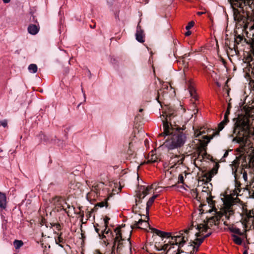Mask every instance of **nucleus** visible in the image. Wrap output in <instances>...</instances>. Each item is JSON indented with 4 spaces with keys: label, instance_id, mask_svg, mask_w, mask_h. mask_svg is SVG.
<instances>
[{
    "label": "nucleus",
    "instance_id": "b1692460",
    "mask_svg": "<svg viewBox=\"0 0 254 254\" xmlns=\"http://www.w3.org/2000/svg\"><path fill=\"white\" fill-rule=\"evenodd\" d=\"M62 233H61L60 234L58 237V238L55 239V241L56 244H58L59 246H60L62 248H64V246L63 245V244L65 243V240L62 237Z\"/></svg>",
    "mask_w": 254,
    "mask_h": 254
},
{
    "label": "nucleus",
    "instance_id": "774afa93",
    "mask_svg": "<svg viewBox=\"0 0 254 254\" xmlns=\"http://www.w3.org/2000/svg\"><path fill=\"white\" fill-rule=\"evenodd\" d=\"M250 30H254V23H253L252 25H250L249 26Z\"/></svg>",
    "mask_w": 254,
    "mask_h": 254
},
{
    "label": "nucleus",
    "instance_id": "a211bd4d",
    "mask_svg": "<svg viewBox=\"0 0 254 254\" xmlns=\"http://www.w3.org/2000/svg\"><path fill=\"white\" fill-rule=\"evenodd\" d=\"M39 30V27L35 24H30L28 27V32L32 35L36 34Z\"/></svg>",
    "mask_w": 254,
    "mask_h": 254
},
{
    "label": "nucleus",
    "instance_id": "c9c22d12",
    "mask_svg": "<svg viewBox=\"0 0 254 254\" xmlns=\"http://www.w3.org/2000/svg\"><path fill=\"white\" fill-rule=\"evenodd\" d=\"M138 226L139 225H142L143 223H144L145 224V226L146 227H147L149 224V223L148 222V221H146V220H143L142 219H140L137 222Z\"/></svg>",
    "mask_w": 254,
    "mask_h": 254
},
{
    "label": "nucleus",
    "instance_id": "4d7b16f0",
    "mask_svg": "<svg viewBox=\"0 0 254 254\" xmlns=\"http://www.w3.org/2000/svg\"><path fill=\"white\" fill-rule=\"evenodd\" d=\"M184 251L181 250V248H178V251L176 252L175 251L174 252L173 254H181L184 253Z\"/></svg>",
    "mask_w": 254,
    "mask_h": 254
},
{
    "label": "nucleus",
    "instance_id": "09e8293b",
    "mask_svg": "<svg viewBox=\"0 0 254 254\" xmlns=\"http://www.w3.org/2000/svg\"><path fill=\"white\" fill-rule=\"evenodd\" d=\"M63 204H64V205H64H66V208H65L66 209V210L67 209H70L71 208H73V209H74V207L73 206V205H70L69 204H68V203H67L66 202V200L65 199H64V201L63 202Z\"/></svg>",
    "mask_w": 254,
    "mask_h": 254
},
{
    "label": "nucleus",
    "instance_id": "338daca9",
    "mask_svg": "<svg viewBox=\"0 0 254 254\" xmlns=\"http://www.w3.org/2000/svg\"><path fill=\"white\" fill-rule=\"evenodd\" d=\"M211 232H210V233H209L207 234L206 235H204V236L202 237V238H203V240H204V239H206V238H207L209 237L211 235Z\"/></svg>",
    "mask_w": 254,
    "mask_h": 254
},
{
    "label": "nucleus",
    "instance_id": "37998d69",
    "mask_svg": "<svg viewBox=\"0 0 254 254\" xmlns=\"http://www.w3.org/2000/svg\"><path fill=\"white\" fill-rule=\"evenodd\" d=\"M94 226L95 227V231L98 233V236L100 237V234H102V232L103 231V229L100 232V229L97 228V227H99V225L98 224H96L95 225H94Z\"/></svg>",
    "mask_w": 254,
    "mask_h": 254
},
{
    "label": "nucleus",
    "instance_id": "e2e57ef3",
    "mask_svg": "<svg viewBox=\"0 0 254 254\" xmlns=\"http://www.w3.org/2000/svg\"><path fill=\"white\" fill-rule=\"evenodd\" d=\"M142 116L140 115V114H138L136 116L135 118V120L136 121H138V120H140L142 119Z\"/></svg>",
    "mask_w": 254,
    "mask_h": 254
},
{
    "label": "nucleus",
    "instance_id": "dca6fc26",
    "mask_svg": "<svg viewBox=\"0 0 254 254\" xmlns=\"http://www.w3.org/2000/svg\"><path fill=\"white\" fill-rule=\"evenodd\" d=\"M125 240L123 238L122 233H121V237L117 241V246L116 248V253H119L121 252L123 247H124V241Z\"/></svg>",
    "mask_w": 254,
    "mask_h": 254
},
{
    "label": "nucleus",
    "instance_id": "1a4fd4ad",
    "mask_svg": "<svg viewBox=\"0 0 254 254\" xmlns=\"http://www.w3.org/2000/svg\"><path fill=\"white\" fill-rule=\"evenodd\" d=\"M64 198L61 196H55L52 198L51 203L58 208H60L61 210H63L65 212L69 215V210H66L65 206L64 205L63 202Z\"/></svg>",
    "mask_w": 254,
    "mask_h": 254
},
{
    "label": "nucleus",
    "instance_id": "5701e85b",
    "mask_svg": "<svg viewBox=\"0 0 254 254\" xmlns=\"http://www.w3.org/2000/svg\"><path fill=\"white\" fill-rule=\"evenodd\" d=\"M204 240L202 238H195V240L192 241H190V246H192V245H194L195 246H198V247H199L200 245L203 242Z\"/></svg>",
    "mask_w": 254,
    "mask_h": 254
},
{
    "label": "nucleus",
    "instance_id": "f257e3e1",
    "mask_svg": "<svg viewBox=\"0 0 254 254\" xmlns=\"http://www.w3.org/2000/svg\"><path fill=\"white\" fill-rule=\"evenodd\" d=\"M166 114L165 120L162 121L164 131L159 134L158 137L168 136L164 145L169 150H172L181 147L185 144L187 137L183 131L186 127L184 126L181 127L176 125L173 127L171 123L169 124L168 118L171 120L177 115L176 110L173 107L169 106Z\"/></svg>",
    "mask_w": 254,
    "mask_h": 254
},
{
    "label": "nucleus",
    "instance_id": "473e14b6",
    "mask_svg": "<svg viewBox=\"0 0 254 254\" xmlns=\"http://www.w3.org/2000/svg\"><path fill=\"white\" fill-rule=\"evenodd\" d=\"M217 219L216 216H212L208 218L207 220L206 223L209 225L210 227L215 224V222Z\"/></svg>",
    "mask_w": 254,
    "mask_h": 254
},
{
    "label": "nucleus",
    "instance_id": "79ce46f5",
    "mask_svg": "<svg viewBox=\"0 0 254 254\" xmlns=\"http://www.w3.org/2000/svg\"><path fill=\"white\" fill-rule=\"evenodd\" d=\"M217 169L213 168L210 172L209 174V177L210 178V180H211V178H212L215 174L217 173Z\"/></svg>",
    "mask_w": 254,
    "mask_h": 254
},
{
    "label": "nucleus",
    "instance_id": "f8f14e48",
    "mask_svg": "<svg viewBox=\"0 0 254 254\" xmlns=\"http://www.w3.org/2000/svg\"><path fill=\"white\" fill-rule=\"evenodd\" d=\"M224 205L225 209H230L234 205L231 199V196L226 195L225 198L222 199Z\"/></svg>",
    "mask_w": 254,
    "mask_h": 254
},
{
    "label": "nucleus",
    "instance_id": "4be33fe9",
    "mask_svg": "<svg viewBox=\"0 0 254 254\" xmlns=\"http://www.w3.org/2000/svg\"><path fill=\"white\" fill-rule=\"evenodd\" d=\"M157 195H154L151 197L146 203V211L147 214L149 213V210L150 207L152 205L155 199L157 197Z\"/></svg>",
    "mask_w": 254,
    "mask_h": 254
},
{
    "label": "nucleus",
    "instance_id": "aec40b11",
    "mask_svg": "<svg viewBox=\"0 0 254 254\" xmlns=\"http://www.w3.org/2000/svg\"><path fill=\"white\" fill-rule=\"evenodd\" d=\"M109 199V197L107 198H105L104 201H101L100 202L97 203L94 208V210L97 209L98 207H103L105 206L106 208H108L109 206V203H108V200Z\"/></svg>",
    "mask_w": 254,
    "mask_h": 254
},
{
    "label": "nucleus",
    "instance_id": "a19ab883",
    "mask_svg": "<svg viewBox=\"0 0 254 254\" xmlns=\"http://www.w3.org/2000/svg\"><path fill=\"white\" fill-rule=\"evenodd\" d=\"M225 211H226V216L227 217L228 219H229V216H227V212L229 213V215H233L234 214V210H233V207H231L230 209H226Z\"/></svg>",
    "mask_w": 254,
    "mask_h": 254
},
{
    "label": "nucleus",
    "instance_id": "39448f33",
    "mask_svg": "<svg viewBox=\"0 0 254 254\" xmlns=\"http://www.w3.org/2000/svg\"><path fill=\"white\" fill-rule=\"evenodd\" d=\"M193 225L192 224L188 229H186L184 231H180L179 235L176 236L171 237L172 239L175 240L174 242H170V244L173 246L174 245H178V247L182 248L188 240V234L190 230H192Z\"/></svg>",
    "mask_w": 254,
    "mask_h": 254
},
{
    "label": "nucleus",
    "instance_id": "052dcab7",
    "mask_svg": "<svg viewBox=\"0 0 254 254\" xmlns=\"http://www.w3.org/2000/svg\"><path fill=\"white\" fill-rule=\"evenodd\" d=\"M53 226L55 227L58 230H61V226L59 223H55Z\"/></svg>",
    "mask_w": 254,
    "mask_h": 254
},
{
    "label": "nucleus",
    "instance_id": "13d9d810",
    "mask_svg": "<svg viewBox=\"0 0 254 254\" xmlns=\"http://www.w3.org/2000/svg\"><path fill=\"white\" fill-rule=\"evenodd\" d=\"M229 122V119H226L224 118V120L220 123H222L223 125H224L225 126Z\"/></svg>",
    "mask_w": 254,
    "mask_h": 254
},
{
    "label": "nucleus",
    "instance_id": "0e129e2a",
    "mask_svg": "<svg viewBox=\"0 0 254 254\" xmlns=\"http://www.w3.org/2000/svg\"><path fill=\"white\" fill-rule=\"evenodd\" d=\"M90 196H91V198L87 199L88 201H91L92 199H95V198L97 197L96 195H95L94 196V193H92V194H91Z\"/></svg>",
    "mask_w": 254,
    "mask_h": 254
},
{
    "label": "nucleus",
    "instance_id": "5fc2aeb1",
    "mask_svg": "<svg viewBox=\"0 0 254 254\" xmlns=\"http://www.w3.org/2000/svg\"><path fill=\"white\" fill-rule=\"evenodd\" d=\"M230 111H229V109H227L225 114H224V119H229L228 117L230 115Z\"/></svg>",
    "mask_w": 254,
    "mask_h": 254
},
{
    "label": "nucleus",
    "instance_id": "864d4df0",
    "mask_svg": "<svg viewBox=\"0 0 254 254\" xmlns=\"http://www.w3.org/2000/svg\"><path fill=\"white\" fill-rule=\"evenodd\" d=\"M188 68V67L185 65V67H184V80L185 81L186 83H187L188 81H187V76H186V70Z\"/></svg>",
    "mask_w": 254,
    "mask_h": 254
},
{
    "label": "nucleus",
    "instance_id": "9d476101",
    "mask_svg": "<svg viewBox=\"0 0 254 254\" xmlns=\"http://www.w3.org/2000/svg\"><path fill=\"white\" fill-rule=\"evenodd\" d=\"M240 156L242 157V158H241V166L242 168L244 169H250L252 168L251 157L244 154H240Z\"/></svg>",
    "mask_w": 254,
    "mask_h": 254
},
{
    "label": "nucleus",
    "instance_id": "72a5a7b5",
    "mask_svg": "<svg viewBox=\"0 0 254 254\" xmlns=\"http://www.w3.org/2000/svg\"><path fill=\"white\" fill-rule=\"evenodd\" d=\"M13 245L16 249H18L23 245V242L21 240H15L13 242Z\"/></svg>",
    "mask_w": 254,
    "mask_h": 254
},
{
    "label": "nucleus",
    "instance_id": "a18cd8bd",
    "mask_svg": "<svg viewBox=\"0 0 254 254\" xmlns=\"http://www.w3.org/2000/svg\"><path fill=\"white\" fill-rule=\"evenodd\" d=\"M243 39V37L241 35H238L235 40V42L239 44Z\"/></svg>",
    "mask_w": 254,
    "mask_h": 254
},
{
    "label": "nucleus",
    "instance_id": "bf43d9fd",
    "mask_svg": "<svg viewBox=\"0 0 254 254\" xmlns=\"http://www.w3.org/2000/svg\"><path fill=\"white\" fill-rule=\"evenodd\" d=\"M229 122V119H226L224 118V120L220 123H222L223 125H224L225 126Z\"/></svg>",
    "mask_w": 254,
    "mask_h": 254
},
{
    "label": "nucleus",
    "instance_id": "2f4dec72",
    "mask_svg": "<svg viewBox=\"0 0 254 254\" xmlns=\"http://www.w3.org/2000/svg\"><path fill=\"white\" fill-rule=\"evenodd\" d=\"M28 69L30 72L35 73L37 71L38 67L36 64H31L28 66Z\"/></svg>",
    "mask_w": 254,
    "mask_h": 254
},
{
    "label": "nucleus",
    "instance_id": "9b49d317",
    "mask_svg": "<svg viewBox=\"0 0 254 254\" xmlns=\"http://www.w3.org/2000/svg\"><path fill=\"white\" fill-rule=\"evenodd\" d=\"M246 169H244L243 168H238V170L235 171V173L233 174L234 175L235 179H240L241 178V175H243V178L244 179L245 182H248V174L247 171Z\"/></svg>",
    "mask_w": 254,
    "mask_h": 254
},
{
    "label": "nucleus",
    "instance_id": "f704fd0d",
    "mask_svg": "<svg viewBox=\"0 0 254 254\" xmlns=\"http://www.w3.org/2000/svg\"><path fill=\"white\" fill-rule=\"evenodd\" d=\"M232 237H233V241L234 243L237 245H241L242 243V239L238 237V236L236 235L235 234H233L232 235Z\"/></svg>",
    "mask_w": 254,
    "mask_h": 254
},
{
    "label": "nucleus",
    "instance_id": "6e6d98bb",
    "mask_svg": "<svg viewBox=\"0 0 254 254\" xmlns=\"http://www.w3.org/2000/svg\"><path fill=\"white\" fill-rule=\"evenodd\" d=\"M0 125L3 127H5L7 126V121L6 120H3L0 122Z\"/></svg>",
    "mask_w": 254,
    "mask_h": 254
},
{
    "label": "nucleus",
    "instance_id": "c03bdc74",
    "mask_svg": "<svg viewBox=\"0 0 254 254\" xmlns=\"http://www.w3.org/2000/svg\"><path fill=\"white\" fill-rule=\"evenodd\" d=\"M249 6L248 4H245L244 3H243L242 4V8H240L241 9V10L239 9V10L241 11V14H242L243 15H244L245 13L247 14V12H248L247 10H245L244 9V6Z\"/></svg>",
    "mask_w": 254,
    "mask_h": 254
},
{
    "label": "nucleus",
    "instance_id": "393cba45",
    "mask_svg": "<svg viewBox=\"0 0 254 254\" xmlns=\"http://www.w3.org/2000/svg\"><path fill=\"white\" fill-rule=\"evenodd\" d=\"M231 199H232V201L234 205H235L237 203H239L242 206L243 210H245V207H246L247 206L241 199H240L237 197H236L235 198H233L232 196H231Z\"/></svg>",
    "mask_w": 254,
    "mask_h": 254
},
{
    "label": "nucleus",
    "instance_id": "bb28decb",
    "mask_svg": "<svg viewBox=\"0 0 254 254\" xmlns=\"http://www.w3.org/2000/svg\"><path fill=\"white\" fill-rule=\"evenodd\" d=\"M229 230L237 235L242 236L243 235V233L241 232L239 228L234 227L233 226H230L228 227Z\"/></svg>",
    "mask_w": 254,
    "mask_h": 254
},
{
    "label": "nucleus",
    "instance_id": "6e6552de",
    "mask_svg": "<svg viewBox=\"0 0 254 254\" xmlns=\"http://www.w3.org/2000/svg\"><path fill=\"white\" fill-rule=\"evenodd\" d=\"M206 194V199L208 205L211 208L208 210H207V212L209 213L212 212V211H216L217 209L215 207V201L213 200V199L214 198V196L211 195V192L209 190H202L201 193V195H204Z\"/></svg>",
    "mask_w": 254,
    "mask_h": 254
},
{
    "label": "nucleus",
    "instance_id": "0eeeda50",
    "mask_svg": "<svg viewBox=\"0 0 254 254\" xmlns=\"http://www.w3.org/2000/svg\"><path fill=\"white\" fill-rule=\"evenodd\" d=\"M93 182H90L89 181H86V184L91 188V191L89 192L86 195V198L87 199L91 198V194L92 193L94 194V196L96 195L97 196H100L101 192L100 190L101 189L103 190L104 187V184L102 182L96 183L95 182L92 184Z\"/></svg>",
    "mask_w": 254,
    "mask_h": 254
},
{
    "label": "nucleus",
    "instance_id": "412c9836",
    "mask_svg": "<svg viewBox=\"0 0 254 254\" xmlns=\"http://www.w3.org/2000/svg\"><path fill=\"white\" fill-rule=\"evenodd\" d=\"M37 136L39 138L40 140H43L46 143H48L51 141V139L50 137L45 135L42 131H40L39 133L37 135ZM52 140V139H51V140Z\"/></svg>",
    "mask_w": 254,
    "mask_h": 254
},
{
    "label": "nucleus",
    "instance_id": "f3484780",
    "mask_svg": "<svg viewBox=\"0 0 254 254\" xmlns=\"http://www.w3.org/2000/svg\"><path fill=\"white\" fill-rule=\"evenodd\" d=\"M168 87H165L163 89H160L157 92V95L156 97V100L158 101V102L161 104H162V98L164 97L165 94H167V93L164 91L165 89H167Z\"/></svg>",
    "mask_w": 254,
    "mask_h": 254
},
{
    "label": "nucleus",
    "instance_id": "4468645a",
    "mask_svg": "<svg viewBox=\"0 0 254 254\" xmlns=\"http://www.w3.org/2000/svg\"><path fill=\"white\" fill-rule=\"evenodd\" d=\"M151 229L152 233L161 238H170L171 237V234L170 233L162 231L156 228H151Z\"/></svg>",
    "mask_w": 254,
    "mask_h": 254
},
{
    "label": "nucleus",
    "instance_id": "49530a36",
    "mask_svg": "<svg viewBox=\"0 0 254 254\" xmlns=\"http://www.w3.org/2000/svg\"><path fill=\"white\" fill-rule=\"evenodd\" d=\"M194 24V22L193 21L190 22L188 24L187 26L186 27V29L187 30H190V28H191V27H192L193 26Z\"/></svg>",
    "mask_w": 254,
    "mask_h": 254
},
{
    "label": "nucleus",
    "instance_id": "603ef678",
    "mask_svg": "<svg viewBox=\"0 0 254 254\" xmlns=\"http://www.w3.org/2000/svg\"><path fill=\"white\" fill-rule=\"evenodd\" d=\"M131 227L132 229H134V228L142 229L141 227L138 226V225L137 223V221H134V223L133 224V225L131 226Z\"/></svg>",
    "mask_w": 254,
    "mask_h": 254
},
{
    "label": "nucleus",
    "instance_id": "a878e982",
    "mask_svg": "<svg viewBox=\"0 0 254 254\" xmlns=\"http://www.w3.org/2000/svg\"><path fill=\"white\" fill-rule=\"evenodd\" d=\"M151 189L152 188L150 187H147L146 188H145L144 186L141 187L140 190H141V192L143 193V196L142 198H144L145 196L148 194Z\"/></svg>",
    "mask_w": 254,
    "mask_h": 254
},
{
    "label": "nucleus",
    "instance_id": "423d86ee",
    "mask_svg": "<svg viewBox=\"0 0 254 254\" xmlns=\"http://www.w3.org/2000/svg\"><path fill=\"white\" fill-rule=\"evenodd\" d=\"M213 138V136H211V135H204L202 136V138L204 140L203 141H201L200 146L198 147L197 156L194 160L195 161L196 160H198L201 162L202 160L204 159L205 155H207V153L206 152L207 144Z\"/></svg>",
    "mask_w": 254,
    "mask_h": 254
},
{
    "label": "nucleus",
    "instance_id": "de8ad7c7",
    "mask_svg": "<svg viewBox=\"0 0 254 254\" xmlns=\"http://www.w3.org/2000/svg\"><path fill=\"white\" fill-rule=\"evenodd\" d=\"M235 186H236V187L237 188V190H239V192H240L241 190H240V189L239 188L241 187V184L240 182L239 181V179L236 180L235 179Z\"/></svg>",
    "mask_w": 254,
    "mask_h": 254
},
{
    "label": "nucleus",
    "instance_id": "4c0bfd02",
    "mask_svg": "<svg viewBox=\"0 0 254 254\" xmlns=\"http://www.w3.org/2000/svg\"><path fill=\"white\" fill-rule=\"evenodd\" d=\"M110 218L107 216H106L104 219V224L103 227H105L104 228H107V229L108 228V224H109V221L110 220Z\"/></svg>",
    "mask_w": 254,
    "mask_h": 254
},
{
    "label": "nucleus",
    "instance_id": "c85d7f7f",
    "mask_svg": "<svg viewBox=\"0 0 254 254\" xmlns=\"http://www.w3.org/2000/svg\"><path fill=\"white\" fill-rule=\"evenodd\" d=\"M187 84H188V89L189 90V92L190 94V96L193 98H195V95H194L195 91L194 88L191 85V83L190 81H188V83H187Z\"/></svg>",
    "mask_w": 254,
    "mask_h": 254
},
{
    "label": "nucleus",
    "instance_id": "3c124183",
    "mask_svg": "<svg viewBox=\"0 0 254 254\" xmlns=\"http://www.w3.org/2000/svg\"><path fill=\"white\" fill-rule=\"evenodd\" d=\"M179 183L181 184L184 183V179L183 174H181L179 176Z\"/></svg>",
    "mask_w": 254,
    "mask_h": 254
},
{
    "label": "nucleus",
    "instance_id": "c756f323",
    "mask_svg": "<svg viewBox=\"0 0 254 254\" xmlns=\"http://www.w3.org/2000/svg\"><path fill=\"white\" fill-rule=\"evenodd\" d=\"M224 127H225V126L224 125H223L222 123H220L218 126V130L216 131L213 132V134L211 136H213V137L214 136H215L216 135H219L220 131H221L224 128Z\"/></svg>",
    "mask_w": 254,
    "mask_h": 254
},
{
    "label": "nucleus",
    "instance_id": "2eb2a0df",
    "mask_svg": "<svg viewBox=\"0 0 254 254\" xmlns=\"http://www.w3.org/2000/svg\"><path fill=\"white\" fill-rule=\"evenodd\" d=\"M241 158L242 157L240 156V155L236 157V159L233 161L232 164V171L233 174L235 173V171L238 170V168H242L241 166Z\"/></svg>",
    "mask_w": 254,
    "mask_h": 254
},
{
    "label": "nucleus",
    "instance_id": "58836bf2",
    "mask_svg": "<svg viewBox=\"0 0 254 254\" xmlns=\"http://www.w3.org/2000/svg\"><path fill=\"white\" fill-rule=\"evenodd\" d=\"M169 246V244H166L164 245L161 248H159L156 245L155 246V248H156V250H157L158 251H161V250L166 251L168 249Z\"/></svg>",
    "mask_w": 254,
    "mask_h": 254
},
{
    "label": "nucleus",
    "instance_id": "f03ea898",
    "mask_svg": "<svg viewBox=\"0 0 254 254\" xmlns=\"http://www.w3.org/2000/svg\"><path fill=\"white\" fill-rule=\"evenodd\" d=\"M231 6L233 8L234 18L238 22H242L245 30L249 28L251 22H254V18L250 15L249 12H247L246 15L241 14L239 8L242 7V4H248L249 7L252 8L254 0H229Z\"/></svg>",
    "mask_w": 254,
    "mask_h": 254
},
{
    "label": "nucleus",
    "instance_id": "6ab92c4d",
    "mask_svg": "<svg viewBox=\"0 0 254 254\" xmlns=\"http://www.w3.org/2000/svg\"><path fill=\"white\" fill-rule=\"evenodd\" d=\"M6 206V195L0 191V207L5 209Z\"/></svg>",
    "mask_w": 254,
    "mask_h": 254
},
{
    "label": "nucleus",
    "instance_id": "680f3d73",
    "mask_svg": "<svg viewBox=\"0 0 254 254\" xmlns=\"http://www.w3.org/2000/svg\"><path fill=\"white\" fill-rule=\"evenodd\" d=\"M137 199H135V204L132 207L133 211L134 212L135 211L136 209L137 208Z\"/></svg>",
    "mask_w": 254,
    "mask_h": 254
},
{
    "label": "nucleus",
    "instance_id": "e433bc0d",
    "mask_svg": "<svg viewBox=\"0 0 254 254\" xmlns=\"http://www.w3.org/2000/svg\"><path fill=\"white\" fill-rule=\"evenodd\" d=\"M117 243L116 241H114V243H112V246L111 247V253L112 254H115V252H116L117 248Z\"/></svg>",
    "mask_w": 254,
    "mask_h": 254
},
{
    "label": "nucleus",
    "instance_id": "cd10ccee",
    "mask_svg": "<svg viewBox=\"0 0 254 254\" xmlns=\"http://www.w3.org/2000/svg\"><path fill=\"white\" fill-rule=\"evenodd\" d=\"M210 226L207 223L205 224H200L199 225H197L196 229L200 231V230L202 229V231L206 232L208 229L210 228Z\"/></svg>",
    "mask_w": 254,
    "mask_h": 254
},
{
    "label": "nucleus",
    "instance_id": "8fccbe9b",
    "mask_svg": "<svg viewBox=\"0 0 254 254\" xmlns=\"http://www.w3.org/2000/svg\"><path fill=\"white\" fill-rule=\"evenodd\" d=\"M143 196V193L141 192V190H139V192L137 193L136 196L138 199H143L144 198H142Z\"/></svg>",
    "mask_w": 254,
    "mask_h": 254
},
{
    "label": "nucleus",
    "instance_id": "ddd939ff",
    "mask_svg": "<svg viewBox=\"0 0 254 254\" xmlns=\"http://www.w3.org/2000/svg\"><path fill=\"white\" fill-rule=\"evenodd\" d=\"M136 39L140 43H143L144 42V34L143 31L141 29V27L138 25L136 28V32L135 34Z\"/></svg>",
    "mask_w": 254,
    "mask_h": 254
},
{
    "label": "nucleus",
    "instance_id": "7ed1b4c3",
    "mask_svg": "<svg viewBox=\"0 0 254 254\" xmlns=\"http://www.w3.org/2000/svg\"><path fill=\"white\" fill-rule=\"evenodd\" d=\"M235 122L233 133L236 135L234 140L239 143H244L250 133V120L245 115H240L233 119Z\"/></svg>",
    "mask_w": 254,
    "mask_h": 254
},
{
    "label": "nucleus",
    "instance_id": "69168bd1",
    "mask_svg": "<svg viewBox=\"0 0 254 254\" xmlns=\"http://www.w3.org/2000/svg\"><path fill=\"white\" fill-rule=\"evenodd\" d=\"M192 247V250L191 251H190V254H194V253L195 252V249L196 248V247L195 246H193L192 245V246H191Z\"/></svg>",
    "mask_w": 254,
    "mask_h": 254
},
{
    "label": "nucleus",
    "instance_id": "ea45409f",
    "mask_svg": "<svg viewBox=\"0 0 254 254\" xmlns=\"http://www.w3.org/2000/svg\"><path fill=\"white\" fill-rule=\"evenodd\" d=\"M157 157L156 155H151V157L148 159V162L150 163H154L157 161Z\"/></svg>",
    "mask_w": 254,
    "mask_h": 254
},
{
    "label": "nucleus",
    "instance_id": "20e7f679",
    "mask_svg": "<svg viewBox=\"0 0 254 254\" xmlns=\"http://www.w3.org/2000/svg\"><path fill=\"white\" fill-rule=\"evenodd\" d=\"M121 230L120 227L116 228L114 232L110 229L104 228L102 234H100V239L102 240L103 243L106 246L110 245L114 241L118 240L121 237Z\"/></svg>",
    "mask_w": 254,
    "mask_h": 254
},
{
    "label": "nucleus",
    "instance_id": "7c9ffc66",
    "mask_svg": "<svg viewBox=\"0 0 254 254\" xmlns=\"http://www.w3.org/2000/svg\"><path fill=\"white\" fill-rule=\"evenodd\" d=\"M196 198L201 203L199 205V207L201 208L200 209H199V211L200 212L202 213H204V210L202 208V207L203 206H206V203H202V201L203 200V199H201V196H198V194H197L196 195Z\"/></svg>",
    "mask_w": 254,
    "mask_h": 254
}]
</instances>
